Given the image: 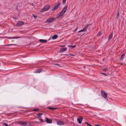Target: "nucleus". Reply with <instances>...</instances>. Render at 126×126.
I'll list each match as a JSON object with an SVG mask.
<instances>
[{
    "mask_svg": "<svg viewBox=\"0 0 126 126\" xmlns=\"http://www.w3.org/2000/svg\"><path fill=\"white\" fill-rule=\"evenodd\" d=\"M67 8V6L64 8L61 12L57 15V18H59L62 16L66 12Z\"/></svg>",
    "mask_w": 126,
    "mask_h": 126,
    "instance_id": "1",
    "label": "nucleus"
},
{
    "mask_svg": "<svg viewBox=\"0 0 126 126\" xmlns=\"http://www.w3.org/2000/svg\"><path fill=\"white\" fill-rule=\"evenodd\" d=\"M50 7V5H45L44 7L41 10L40 12H43L44 11H47Z\"/></svg>",
    "mask_w": 126,
    "mask_h": 126,
    "instance_id": "2",
    "label": "nucleus"
},
{
    "mask_svg": "<svg viewBox=\"0 0 126 126\" xmlns=\"http://www.w3.org/2000/svg\"><path fill=\"white\" fill-rule=\"evenodd\" d=\"M101 94L102 96L105 99H106L107 97V94L103 90L101 91Z\"/></svg>",
    "mask_w": 126,
    "mask_h": 126,
    "instance_id": "3",
    "label": "nucleus"
},
{
    "mask_svg": "<svg viewBox=\"0 0 126 126\" xmlns=\"http://www.w3.org/2000/svg\"><path fill=\"white\" fill-rule=\"evenodd\" d=\"M60 3H59L57 5L55 6L52 9V11H54L57 9L59 8L60 6Z\"/></svg>",
    "mask_w": 126,
    "mask_h": 126,
    "instance_id": "4",
    "label": "nucleus"
},
{
    "mask_svg": "<svg viewBox=\"0 0 126 126\" xmlns=\"http://www.w3.org/2000/svg\"><path fill=\"white\" fill-rule=\"evenodd\" d=\"M89 25V24H87L84 27V28L83 29L81 30H80L79 31V32H78V33H79L80 32H85L86 31V30L87 29V28L88 27Z\"/></svg>",
    "mask_w": 126,
    "mask_h": 126,
    "instance_id": "5",
    "label": "nucleus"
},
{
    "mask_svg": "<svg viewBox=\"0 0 126 126\" xmlns=\"http://www.w3.org/2000/svg\"><path fill=\"white\" fill-rule=\"evenodd\" d=\"M55 19L54 18H50L47 20L46 21L47 23H50L52 22Z\"/></svg>",
    "mask_w": 126,
    "mask_h": 126,
    "instance_id": "6",
    "label": "nucleus"
},
{
    "mask_svg": "<svg viewBox=\"0 0 126 126\" xmlns=\"http://www.w3.org/2000/svg\"><path fill=\"white\" fill-rule=\"evenodd\" d=\"M46 120L44 121V122H46L48 123H51L52 122L51 120L48 118L47 117H46Z\"/></svg>",
    "mask_w": 126,
    "mask_h": 126,
    "instance_id": "7",
    "label": "nucleus"
},
{
    "mask_svg": "<svg viewBox=\"0 0 126 126\" xmlns=\"http://www.w3.org/2000/svg\"><path fill=\"white\" fill-rule=\"evenodd\" d=\"M57 124L59 126L64 125V123L63 121L59 120H58V121L57 122Z\"/></svg>",
    "mask_w": 126,
    "mask_h": 126,
    "instance_id": "8",
    "label": "nucleus"
},
{
    "mask_svg": "<svg viewBox=\"0 0 126 126\" xmlns=\"http://www.w3.org/2000/svg\"><path fill=\"white\" fill-rule=\"evenodd\" d=\"M19 124L22 126H26L27 125V123L26 122H19Z\"/></svg>",
    "mask_w": 126,
    "mask_h": 126,
    "instance_id": "9",
    "label": "nucleus"
},
{
    "mask_svg": "<svg viewBox=\"0 0 126 126\" xmlns=\"http://www.w3.org/2000/svg\"><path fill=\"white\" fill-rule=\"evenodd\" d=\"M83 118L81 117H80L77 119V121L80 124L81 123L82 120Z\"/></svg>",
    "mask_w": 126,
    "mask_h": 126,
    "instance_id": "10",
    "label": "nucleus"
},
{
    "mask_svg": "<svg viewBox=\"0 0 126 126\" xmlns=\"http://www.w3.org/2000/svg\"><path fill=\"white\" fill-rule=\"evenodd\" d=\"M24 24V22L22 21H18L17 24V26H20L21 25H23Z\"/></svg>",
    "mask_w": 126,
    "mask_h": 126,
    "instance_id": "11",
    "label": "nucleus"
},
{
    "mask_svg": "<svg viewBox=\"0 0 126 126\" xmlns=\"http://www.w3.org/2000/svg\"><path fill=\"white\" fill-rule=\"evenodd\" d=\"M67 47H64L61 48L60 49V52H63L66 51L67 50Z\"/></svg>",
    "mask_w": 126,
    "mask_h": 126,
    "instance_id": "12",
    "label": "nucleus"
},
{
    "mask_svg": "<svg viewBox=\"0 0 126 126\" xmlns=\"http://www.w3.org/2000/svg\"><path fill=\"white\" fill-rule=\"evenodd\" d=\"M39 41L41 43H44L45 42H46L47 41V40H46L45 39H41L39 40Z\"/></svg>",
    "mask_w": 126,
    "mask_h": 126,
    "instance_id": "13",
    "label": "nucleus"
},
{
    "mask_svg": "<svg viewBox=\"0 0 126 126\" xmlns=\"http://www.w3.org/2000/svg\"><path fill=\"white\" fill-rule=\"evenodd\" d=\"M58 37V36L57 35H55L52 36V38L54 40L57 39Z\"/></svg>",
    "mask_w": 126,
    "mask_h": 126,
    "instance_id": "14",
    "label": "nucleus"
},
{
    "mask_svg": "<svg viewBox=\"0 0 126 126\" xmlns=\"http://www.w3.org/2000/svg\"><path fill=\"white\" fill-rule=\"evenodd\" d=\"M41 69H39L36 70L35 73H40L41 71Z\"/></svg>",
    "mask_w": 126,
    "mask_h": 126,
    "instance_id": "15",
    "label": "nucleus"
},
{
    "mask_svg": "<svg viewBox=\"0 0 126 126\" xmlns=\"http://www.w3.org/2000/svg\"><path fill=\"white\" fill-rule=\"evenodd\" d=\"M112 37H113V33H112L109 35V38H108V40H110V39H111L112 38Z\"/></svg>",
    "mask_w": 126,
    "mask_h": 126,
    "instance_id": "16",
    "label": "nucleus"
},
{
    "mask_svg": "<svg viewBox=\"0 0 126 126\" xmlns=\"http://www.w3.org/2000/svg\"><path fill=\"white\" fill-rule=\"evenodd\" d=\"M125 54H123L121 56V60H123L124 59V57L125 56Z\"/></svg>",
    "mask_w": 126,
    "mask_h": 126,
    "instance_id": "17",
    "label": "nucleus"
},
{
    "mask_svg": "<svg viewBox=\"0 0 126 126\" xmlns=\"http://www.w3.org/2000/svg\"><path fill=\"white\" fill-rule=\"evenodd\" d=\"M44 114H43L42 113H40L38 114L37 116L38 117V118H41V115Z\"/></svg>",
    "mask_w": 126,
    "mask_h": 126,
    "instance_id": "18",
    "label": "nucleus"
},
{
    "mask_svg": "<svg viewBox=\"0 0 126 126\" xmlns=\"http://www.w3.org/2000/svg\"><path fill=\"white\" fill-rule=\"evenodd\" d=\"M54 66L55 67H59L60 66V64H53Z\"/></svg>",
    "mask_w": 126,
    "mask_h": 126,
    "instance_id": "19",
    "label": "nucleus"
},
{
    "mask_svg": "<svg viewBox=\"0 0 126 126\" xmlns=\"http://www.w3.org/2000/svg\"><path fill=\"white\" fill-rule=\"evenodd\" d=\"M76 46L69 45L68 47L71 48H73L75 47H76Z\"/></svg>",
    "mask_w": 126,
    "mask_h": 126,
    "instance_id": "20",
    "label": "nucleus"
},
{
    "mask_svg": "<svg viewBox=\"0 0 126 126\" xmlns=\"http://www.w3.org/2000/svg\"><path fill=\"white\" fill-rule=\"evenodd\" d=\"M3 125L5 126H8V124L6 123H4L3 124Z\"/></svg>",
    "mask_w": 126,
    "mask_h": 126,
    "instance_id": "21",
    "label": "nucleus"
},
{
    "mask_svg": "<svg viewBox=\"0 0 126 126\" xmlns=\"http://www.w3.org/2000/svg\"><path fill=\"white\" fill-rule=\"evenodd\" d=\"M39 110V109H34L32 111H36Z\"/></svg>",
    "mask_w": 126,
    "mask_h": 126,
    "instance_id": "22",
    "label": "nucleus"
},
{
    "mask_svg": "<svg viewBox=\"0 0 126 126\" xmlns=\"http://www.w3.org/2000/svg\"><path fill=\"white\" fill-rule=\"evenodd\" d=\"M20 38L19 37H13L12 38H11L12 39H17Z\"/></svg>",
    "mask_w": 126,
    "mask_h": 126,
    "instance_id": "23",
    "label": "nucleus"
},
{
    "mask_svg": "<svg viewBox=\"0 0 126 126\" xmlns=\"http://www.w3.org/2000/svg\"><path fill=\"white\" fill-rule=\"evenodd\" d=\"M66 0H63V4H64L66 2Z\"/></svg>",
    "mask_w": 126,
    "mask_h": 126,
    "instance_id": "24",
    "label": "nucleus"
},
{
    "mask_svg": "<svg viewBox=\"0 0 126 126\" xmlns=\"http://www.w3.org/2000/svg\"><path fill=\"white\" fill-rule=\"evenodd\" d=\"M69 55H70L71 56H75V55L73 54H69Z\"/></svg>",
    "mask_w": 126,
    "mask_h": 126,
    "instance_id": "25",
    "label": "nucleus"
},
{
    "mask_svg": "<svg viewBox=\"0 0 126 126\" xmlns=\"http://www.w3.org/2000/svg\"><path fill=\"white\" fill-rule=\"evenodd\" d=\"M49 109H51V110H54V109H56V108H55L50 107V108H49Z\"/></svg>",
    "mask_w": 126,
    "mask_h": 126,
    "instance_id": "26",
    "label": "nucleus"
},
{
    "mask_svg": "<svg viewBox=\"0 0 126 126\" xmlns=\"http://www.w3.org/2000/svg\"><path fill=\"white\" fill-rule=\"evenodd\" d=\"M33 17H34L35 18L37 17V16H36L34 15H33Z\"/></svg>",
    "mask_w": 126,
    "mask_h": 126,
    "instance_id": "27",
    "label": "nucleus"
},
{
    "mask_svg": "<svg viewBox=\"0 0 126 126\" xmlns=\"http://www.w3.org/2000/svg\"><path fill=\"white\" fill-rule=\"evenodd\" d=\"M39 120L41 122H43V120L42 119H39Z\"/></svg>",
    "mask_w": 126,
    "mask_h": 126,
    "instance_id": "28",
    "label": "nucleus"
},
{
    "mask_svg": "<svg viewBox=\"0 0 126 126\" xmlns=\"http://www.w3.org/2000/svg\"><path fill=\"white\" fill-rule=\"evenodd\" d=\"M101 74H102V75H105V76H107V75H106V74L105 73H102Z\"/></svg>",
    "mask_w": 126,
    "mask_h": 126,
    "instance_id": "29",
    "label": "nucleus"
},
{
    "mask_svg": "<svg viewBox=\"0 0 126 126\" xmlns=\"http://www.w3.org/2000/svg\"><path fill=\"white\" fill-rule=\"evenodd\" d=\"M101 35V33L100 32H99V33H98L97 34L98 35H99V36L100 35Z\"/></svg>",
    "mask_w": 126,
    "mask_h": 126,
    "instance_id": "30",
    "label": "nucleus"
},
{
    "mask_svg": "<svg viewBox=\"0 0 126 126\" xmlns=\"http://www.w3.org/2000/svg\"><path fill=\"white\" fill-rule=\"evenodd\" d=\"M103 70L105 71H107V69L106 68H105L103 69Z\"/></svg>",
    "mask_w": 126,
    "mask_h": 126,
    "instance_id": "31",
    "label": "nucleus"
},
{
    "mask_svg": "<svg viewBox=\"0 0 126 126\" xmlns=\"http://www.w3.org/2000/svg\"><path fill=\"white\" fill-rule=\"evenodd\" d=\"M119 12L118 13V14H117V16H118H118H119Z\"/></svg>",
    "mask_w": 126,
    "mask_h": 126,
    "instance_id": "32",
    "label": "nucleus"
},
{
    "mask_svg": "<svg viewBox=\"0 0 126 126\" xmlns=\"http://www.w3.org/2000/svg\"><path fill=\"white\" fill-rule=\"evenodd\" d=\"M65 46V45H62V46H60L61 47H64Z\"/></svg>",
    "mask_w": 126,
    "mask_h": 126,
    "instance_id": "33",
    "label": "nucleus"
},
{
    "mask_svg": "<svg viewBox=\"0 0 126 126\" xmlns=\"http://www.w3.org/2000/svg\"><path fill=\"white\" fill-rule=\"evenodd\" d=\"M95 126H101L100 125H96Z\"/></svg>",
    "mask_w": 126,
    "mask_h": 126,
    "instance_id": "34",
    "label": "nucleus"
},
{
    "mask_svg": "<svg viewBox=\"0 0 126 126\" xmlns=\"http://www.w3.org/2000/svg\"><path fill=\"white\" fill-rule=\"evenodd\" d=\"M85 124H87V125H89V124H88V123H87V122H86L85 123Z\"/></svg>",
    "mask_w": 126,
    "mask_h": 126,
    "instance_id": "35",
    "label": "nucleus"
},
{
    "mask_svg": "<svg viewBox=\"0 0 126 126\" xmlns=\"http://www.w3.org/2000/svg\"><path fill=\"white\" fill-rule=\"evenodd\" d=\"M88 125L89 126H92V125H90L89 124Z\"/></svg>",
    "mask_w": 126,
    "mask_h": 126,
    "instance_id": "36",
    "label": "nucleus"
},
{
    "mask_svg": "<svg viewBox=\"0 0 126 126\" xmlns=\"http://www.w3.org/2000/svg\"><path fill=\"white\" fill-rule=\"evenodd\" d=\"M14 18L15 19H17L16 17H14Z\"/></svg>",
    "mask_w": 126,
    "mask_h": 126,
    "instance_id": "37",
    "label": "nucleus"
},
{
    "mask_svg": "<svg viewBox=\"0 0 126 126\" xmlns=\"http://www.w3.org/2000/svg\"><path fill=\"white\" fill-rule=\"evenodd\" d=\"M77 30V29H75V31H76Z\"/></svg>",
    "mask_w": 126,
    "mask_h": 126,
    "instance_id": "38",
    "label": "nucleus"
},
{
    "mask_svg": "<svg viewBox=\"0 0 126 126\" xmlns=\"http://www.w3.org/2000/svg\"><path fill=\"white\" fill-rule=\"evenodd\" d=\"M121 65H122V64H121Z\"/></svg>",
    "mask_w": 126,
    "mask_h": 126,
    "instance_id": "39",
    "label": "nucleus"
}]
</instances>
